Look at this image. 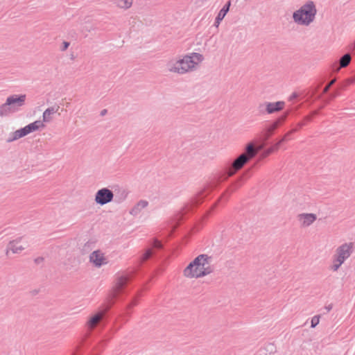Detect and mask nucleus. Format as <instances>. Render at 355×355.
<instances>
[{
    "label": "nucleus",
    "instance_id": "obj_1",
    "mask_svg": "<svg viewBox=\"0 0 355 355\" xmlns=\"http://www.w3.org/2000/svg\"><path fill=\"white\" fill-rule=\"evenodd\" d=\"M258 150L254 147L252 143L248 144L245 147V150L240 155L232 164L226 169L225 174L218 177L210 183V187H216L220 182L226 180L228 177L232 176L239 170H240L248 161L255 157Z\"/></svg>",
    "mask_w": 355,
    "mask_h": 355
},
{
    "label": "nucleus",
    "instance_id": "obj_2",
    "mask_svg": "<svg viewBox=\"0 0 355 355\" xmlns=\"http://www.w3.org/2000/svg\"><path fill=\"white\" fill-rule=\"evenodd\" d=\"M211 262V257L200 254L186 267L183 271L184 275L188 278H199L209 275L214 271Z\"/></svg>",
    "mask_w": 355,
    "mask_h": 355
},
{
    "label": "nucleus",
    "instance_id": "obj_3",
    "mask_svg": "<svg viewBox=\"0 0 355 355\" xmlns=\"http://www.w3.org/2000/svg\"><path fill=\"white\" fill-rule=\"evenodd\" d=\"M26 94H12L7 97L6 102L0 106V116H6L19 112L25 105Z\"/></svg>",
    "mask_w": 355,
    "mask_h": 355
},
{
    "label": "nucleus",
    "instance_id": "obj_4",
    "mask_svg": "<svg viewBox=\"0 0 355 355\" xmlns=\"http://www.w3.org/2000/svg\"><path fill=\"white\" fill-rule=\"evenodd\" d=\"M316 13L317 10L314 3L309 1L294 12L293 17L296 23L308 26L314 21Z\"/></svg>",
    "mask_w": 355,
    "mask_h": 355
},
{
    "label": "nucleus",
    "instance_id": "obj_5",
    "mask_svg": "<svg viewBox=\"0 0 355 355\" xmlns=\"http://www.w3.org/2000/svg\"><path fill=\"white\" fill-rule=\"evenodd\" d=\"M203 55L198 53H191L181 58L184 74L194 70L202 60Z\"/></svg>",
    "mask_w": 355,
    "mask_h": 355
},
{
    "label": "nucleus",
    "instance_id": "obj_6",
    "mask_svg": "<svg viewBox=\"0 0 355 355\" xmlns=\"http://www.w3.org/2000/svg\"><path fill=\"white\" fill-rule=\"evenodd\" d=\"M354 248L353 242L343 243L336 249L334 257L345 262L352 254Z\"/></svg>",
    "mask_w": 355,
    "mask_h": 355
},
{
    "label": "nucleus",
    "instance_id": "obj_7",
    "mask_svg": "<svg viewBox=\"0 0 355 355\" xmlns=\"http://www.w3.org/2000/svg\"><path fill=\"white\" fill-rule=\"evenodd\" d=\"M113 199L114 193L112 191L106 187L98 190L95 194L96 203L101 206L112 202Z\"/></svg>",
    "mask_w": 355,
    "mask_h": 355
},
{
    "label": "nucleus",
    "instance_id": "obj_8",
    "mask_svg": "<svg viewBox=\"0 0 355 355\" xmlns=\"http://www.w3.org/2000/svg\"><path fill=\"white\" fill-rule=\"evenodd\" d=\"M89 261L96 267L100 268L107 263L104 253L101 250H95L89 255Z\"/></svg>",
    "mask_w": 355,
    "mask_h": 355
},
{
    "label": "nucleus",
    "instance_id": "obj_9",
    "mask_svg": "<svg viewBox=\"0 0 355 355\" xmlns=\"http://www.w3.org/2000/svg\"><path fill=\"white\" fill-rule=\"evenodd\" d=\"M166 69L169 72L184 74L183 67L181 62V58H173L168 60L166 63Z\"/></svg>",
    "mask_w": 355,
    "mask_h": 355
},
{
    "label": "nucleus",
    "instance_id": "obj_10",
    "mask_svg": "<svg viewBox=\"0 0 355 355\" xmlns=\"http://www.w3.org/2000/svg\"><path fill=\"white\" fill-rule=\"evenodd\" d=\"M129 279L130 277L128 275H122L116 279L112 293V298H116L118 295L122 292L123 288L129 281Z\"/></svg>",
    "mask_w": 355,
    "mask_h": 355
},
{
    "label": "nucleus",
    "instance_id": "obj_11",
    "mask_svg": "<svg viewBox=\"0 0 355 355\" xmlns=\"http://www.w3.org/2000/svg\"><path fill=\"white\" fill-rule=\"evenodd\" d=\"M317 216L315 214L303 213L297 215V220L303 227H306L313 224Z\"/></svg>",
    "mask_w": 355,
    "mask_h": 355
},
{
    "label": "nucleus",
    "instance_id": "obj_12",
    "mask_svg": "<svg viewBox=\"0 0 355 355\" xmlns=\"http://www.w3.org/2000/svg\"><path fill=\"white\" fill-rule=\"evenodd\" d=\"M21 241L22 239L19 238L10 241L7 248L6 254L8 256L10 251L14 254H18L24 250L26 246L25 245L21 244Z\"/></svg>",
    "mask_w": 355,
    "mask_h": 355
},
{
    "label": "nucleus",
    "instance_id": "obj_13",
    "mask_svg": "<svg viewBox=\"0 0 355 355\" xmlns=\"http://www.w3.org/2000/svg\"><path fill=\"white\" fill-rule=\"evenodd\" d=\"M305 125V123L304 122H300L297 124V127L292 129L291 131H289L288 132H287L283 137L282 139H280L277 144H275V145L269 148L267 151V153L269 154L270 153H272L274 150H277L279 148V146L284 141L290 139L289 137L290 135L293 133V132H297L300 128H301L302 127H303L304 125Z\"/></svg>",
    "mask_w": 355,
    "mask_h": 355
},
{
    "label": "nucleus",
    "instance_id": "obj_14",
    "mask_svg": "<svg viewBox=\"0 0 355 355\" xmlns=\"http://www.w3.org/2000/svg\"><path fill=\"white\" fill-rule=\"evenodd\" d=\"M110 308V306H107L103 311H100L91 317L87 323V327L90 329H94L101 320L105 313L109 310Z\"/></svg>",
    "mask_w": 355,
    "mask_h": 355
},
{
    "label": "nucleus",
    "instance_id": "obj_15",
    "mask_svg": "<svg viewBox=\"0 0 355 355\" xmlns=\"http://www.w3.org/2000/svg\"><path fill=\"white\" fill-rule=\"evenodd\" d=\"M285 103L284 101H277L275 103L266 102L264 105L266 110L268 114H272L283 110ZM263 106L261 105L260 107Z\"/></svg>",
    "mask_w": 355,
    "mask_h": 355
},
{
    "label": "nucleus",
    "instance_id": "obj_16",
    "mask_svg": "<svg viewBox=\"0 0 355 355\" xmlns=\"http://www.w3.org/2000/svg\"><path fill=\"white\" fill-rule=\"evenodd\" d=\"M148 202L145 200H140L137 204L130 209V214L132 216H137L141 211L147 207Z\"/></svg>",
    "mask_w": 355,
    "mask_h": 355
},
{
    "label": "nucleus",
    "instance_id": "obj_17",
    "mask_svg": "<svg viewBox=\"0 0 355 355\" xmlns=\"http://www.w3.org/2000/svg\"><path fill=\"white\" fill-rule=\"evenodd\" d=\"M230 1H228L223 8L219 11L218 15L215 19L214 25L218 27L220 23V21L224 19L225 16L227 13L230 9Z\"/></svg>",
    "mask_w": 355,
    "mask_h": 355
},
{
    "label": "nucleus",
    "instance_id": "obj_18",
    "mask_svg": "<svg viewBox=\"0 0 355 355\" xmlns=\"http://www.w3.org/2000/svg\"><path fill=\"white\" fill-rule=\"evenodd\" d=\"M45 125L43 123L42 121H35L33 123H29L28 125H26V128L27 129V132L28 134L38 130L40 128H44Z\"/></svg>",
    "mask_w": 355,
    "mask_h": 355
},
{
    "label": "nucleus",
    "instance_id": "obj_19",
    "mask_svg": "<svg viewBox=\"0 0 355 355\" xmlns=\"http://www.w3.org/2000/svg\"><path fill=\"white\" fill-rule=\"evenodd\" d=\"M58 111V108L54 107H51L47 108L44 112L42 115V122H50L52 119L51 115L56 113Z\"/></svg>",
    "mask_w": 355,
    "mask_h": 355
},
{
    "label": "nucleus",
    "instance_id": "obj_20",
    "mask_svg": "<svg viewBox=\"0 0 355 355\" xmlns=\"http://www.w3.org/2000/svg\"><path fill=\"white\" fill-rule=\"evenodd\" d=\"M277 129V125L271 123L268 126H267L263 132V137H264V140H268L270 136L273 134L274 131Z\"/></svg>",
    "mask_w": 355,
    "mask_h": 355
},
{
    "label": "nucleus",
    "instance_id": "obj_21",
    "mask_svg": "<svg viewBox=\"0 0 355 355\" xmlns=\"http://www.w3.org/2000/svg\"><path fill=\"white\" fill-rule=\"evenodd\" d=\"M351 59H352V58H351V55L349 53H345V55H343L340 58V60H339L340 67L337 69V70H339L340 68H344V67H346L347 66H348V64L351 62Z\"/></svg>",
    "mask_w": 355,
    "mask_h": 355
},
{
    "label": "nucleus",
    "instance_id": "obj_22",
    "mask_svg": "<svg viewBox=\"0 0 355 355\" xmlns=\"http://www.w3.org/2000/svg\"><path fill=\"white\" fill-rule=\"evenodd\" d=\"M114 3L121 8L128 9L132 5V0H113Z\"/></svg>",
    "mask_w": 355,
    "mask_h": 355
},
{
    "label": "nucleus",
    "instance_id": "obj_23",
    "mask_svg": "<svg viewBox=\"0 0 355 355\" xmlns=\"http://www.w3.org/2000/svg\"><path fill=\"white\" fill-rule=\"evenodd\" d=\"M344 261L333 256L332 257V265L331 266V270L336 272L337 271Z\"/></svg>",
    "mask_w": 355,
    "mask_h": 355
},
{
    "label": "nucleus",
    "instance_id": "obj_24",
    "mask_svg": "<svg viewBox=\"0 0 355 355\" xmlns=\"http://www.w3.org/2000/svg\"><path fill=\"white\" fill-rule=\"evenodd\" d=\"M21 138L19 133V131L17 130L16 131L10 133L9 135V137L7 139V142L8 143H11V142H13Z\"/></svg>",
    "mask_w": 355,
    "mask_h": 355
},
{
    "label": "nucleus",
    "instance_id": "obj_25",
    "mask_svg": "<svg viewBox=\"0 0 355 355\" xmlns=\"http://www.w3.org/2000/svg\"><path fill=\"white\" fill-rule=\"evenodd\" d=\"M153 254V250L148 249L140 257V261L144 262L148 260Z\"/></svg>",
    "mask_w": 355,
    "mask_h": 355
},
{
    "label": "nucleus",
    "instance_id": "obj_26",
    "mask_svg": "<svg viewBox=\"0 0 355 355\" xmlns=\"http://www.w3.org/2000/svg\"><path fill=\"white\" fill-rule=\"evenodd\" d=\"M320 318V316L319 315H317L313 316L311 318V328H315L319 324Z\"/></svg>",
    "mask_w": 355,
    "mask_h": 355
},
{
    "label": "nucleus",
    "instance_id": "obj_27",
    "mask_svg": "<svg viewBox=\"0 0 355 355\" xmlns=\"http://www.w3.org/2000/svg\"><path fill=\"white\" fill-rule=\"evenodd\" d=\"M336 82V79L331 80L327 85H326L323 89V93L326 94L330 89V87L334 84Z\"/></svg>",
    "mask_w": 355,
    "mask_h": 355
},
{
    "label": "nucleus",
    "instance_id": "obj_28",
    "mask_svg": "<svg viewBox=\"0 0 355 355\" xmlns=\"http://www.w3.org/2000/svg\"><path fill=\"white\" fill-rule=\"evenodd\" d=\"M17 130L19 131V133L21 137H24L26 136L27 135H28V132H27V129H26V126L22 128H20Z\"/></svg>",
    "mask_w": 355,
    "mask_h": 355
},
{
    "label": "nucleus",
    "instance_id": "obj_29",
    "mask_svg": "<svg viewBox=\"0 0 355 355\" xmlns=\"http://www.w3.org/2000/svg\"><path fill=\"white\" fill-rule=\"evenodd\" d=\"M153 248L157 249H161L162 248V243L157 239H155L153 244Z\"/></svg>",
    "mask_w": 355,
    "mask_h": 355
},
{
    "label": "nucleus",
    "instance_id": "obj_30",
    "mask_svg": "<svg viewBox=\"0 0 355 355\" xmlns=\"http://www.w3.org/2000/svg\"><path fill=\"white\" fill-rule=\"evenodd\" d=\"M62 44H63V46H62V47L61 48V50H62V51H65V50H67V49L69 47V42H64Z\"/></svg>",
    "mask_w": 355,
    "mask_h": 355
},
{
    "label": "nucleus",
    "instance_id": "obj_31",
    "mask_svg": "<svg viewBox=\"0 0 355 355\" xmlns=\"http://www.w3.org/2000/svg\"><path fill=\"white\" fill-rule=\"evenodd\" d=\"M298 96V94L296 93V92H294L293 93L290 97H289V100L290 101H293L294 100L295 98H296Z\"/></svg>",
    "mask_w": 355,
    "mask_h": 355
},
{
    "label": "nucleus",
    "instance_id": "obj_32",
    "mask_svg": "<svg viewBox=\"0 0 355 355\" xmlns=\"http://www.w3.org/2000/svg\"><path fill=\"white\" fill-rule=\"evenodd\" d=\"M287 117V114H284L283 116L279 117L278 119L282 121H284Z\"/></svg>",
    "mask_w": 355,
    "mask_h": 355
},
{
    "label": "nucleus",
    "instance_id": "obj_33",
    "mask_svg": "<svg viewBox=\"0 0 355 355\" xmlns=\"http://www.w3.org/2000/svg\"><path fill=\"white\" fill-rule=\"evenodd\" d=\"M282 122L279 119H277L275 121H274L272 123V124H276L277 125V128L279 127V125L282 123Z\"/></svg>",
    "mask_w": 355,
    "mask_h": 355
},
{
    "label": "nucleus",
    "instance_id": "obj_34",
    "mask_svg": "<svg viewBox=\"0 0 355 355\" xmlns=\"http://www.w3.org/2000/svg\"><path fill=\"white\" fill-rule=\"evenodd\" d=\"M349 51H354L355 50V45L352 43L349 46Z\"/></svg>",
    "mask_w": 355,
    "mask_h": 355
},
{
    "label": "nucleus",
    "instance_id": "obj_35",
    "mask_svg": "<svg viewBox=\"0 0 355 355\" xmlns=\"http://www.w3.org/2000/svg\"><path fill=\"white\" fill-rule=\"evenodd\" d=\"M324 309H326V311H327V312H329V311H330L331 310V309H332V305H331V304H329V305H328V306H326L324 307Z\"/></svg>",
    "mask_w": 355,
    "mask_h": 355
},
{
    "label": "nucleus",
    "instance_id": "obj_36",
    "mask_svg": "<svg viewBox=\"0 0 355 355\" xmlns=\"http://www.w3.org/2000/svg\"><path fill=\"white\" fill-rule=\"evenodd\" d=\"M136 303H137V302H136V300H132V302L128 305V309H129V308H131L132 306H135V305L136 304Z\"/></svg>",
    "mask_w": 355,
    "mask_h": 355
},
{
    "label": "nucleus",
    "instance_id": "obj_37",
    "mask_svg": "<svg viewBox=\"0 0 355 355\" xmlns=\"http://www.w3.org/2000/svg\"><path fill=\"white\" fill-rule=\"evenodd\" d=\"M107 113V110H103L101 112V116H104L105 115V114Z\"/></svg>",
    "mask_w": 355,
    "mask_h": 355
},
{
    "label": "nucleus",
    "instance_id": "obj_38",
    "mask_svg": "<svg viewBox=\"0 0 355 355\" xmlns=\"http://www.w3.org/2000/svg\"><path fill=\"white\" fill-rule=\"evenodd\" d=\"M43 260V258L42 257H39L37 259H35V262L39 263L40 261H42Z\"/></svg>",
    "mask_w": 355,
    "mask_h": 355
},
{
    "label": "nucleus",
    "instance_id": "obj_39",
    "mask_svg": "<svg viewBox=\"0 0 355 355\" xmlns=\"http://www.w3.org/2000/svg\"><path fill=\"white\" fill-rule=\"evenodd\" d=\"M223 198H225L227 200V197H226V193H224L223 196L221 197V198L219 200L220 201L222 200Z\"/></svg>",
    "mask_w": 355,
    "mask_h": 355
},
{
    "label": "nucleus",
    "instance_id": "obj_40",
    "mask_svg": "<svg viewBox=\"0 0 355 355\" xmlns=\"http://www.w3.org/2000/svg\"><path fill=\"white\" fill-rule=\"evenodd\" d=\"M349 82H350L351 83H354V82H355V75H354V78H352L351 80H349Z\"/></svg>",
    "mask_w": 355,
    "mask_h": 355
},
{
    "label": "nucleus",
    "instance_id": "obj_41",
    "mask_svg": "<svg viewBox=\"0 0 355 355\" xmlns=\"http://www.w3.org/2000/svg\"><path fill=\"white\" fill-rule=\"evenodd\" d=\"M353 44L355 45V40L354 41Z\"/></svg>",
    "mask_w": 355,
    "mask_h": 355
}]
</instances>
